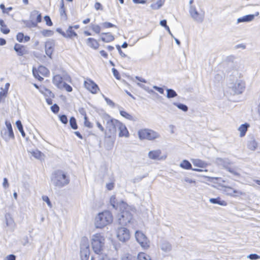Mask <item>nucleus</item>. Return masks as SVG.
I'll return each mask as SVG.
<instances>
[{"mask_svg":"<svg viewBox=\"0 0 260 260\" xmlns=\"http://www.w3.org/2000/svg\"><path fill=\"white\" fill-rule=\"evenodd\" d=\"M118 121L116 119L110 118L107 120L105 127L99 122L96 123V125L104 132L105 137L110 138L116 136Z\"/></svg>","mask_w":260,"mask_h":260,"instance_id":"obj_1","label":"nucleus"},{"mask_svg":"<svg viewBox=\"0 0 260 260\" xmlns=\"http://www.w3.org/2000/svg\"><path fill=\"white\" fill-rule=\"evenodd\" d=\"M213 179L219 181L217 187L221 190L225 195L233 198L239 197L244 194V193L240 189L233 186L225 184V181L220 178L215 177Z\"/></svg>","mask_w":260,"mask_h":260,"instance_id":"obj_2","label":"nucleus"},{"mask_svg":"<svg viewBox=\"0 0 260 260\" xmlns=\"http://www.w3.org/2000/svg\"><path fill=\"white\" fill-rule=\"evenodd\" d=\"M113 221V216L109 211H104L98 214L95 219V225L96 228H103Z\"/></svg>","mask_w":260,"mask_h":260,"instance_id":"obj_3","label":"nucleus"},{"mask_svg":"<svg viewBox=\"0 0 260 260\" xmlns=\"http://www.w3.org/2000/svg\"><path fill=\"white\" fill-rule=\"evenodd\" d=\"M105 239L100 233L94 235L91 241V245L94 252L100 254L103 249Z\"/></svg>","mask_w":260,"mask_h":260,"instance_id":"obj_4","label":"nucleus"},{"mask_svg":"<svg viewBox=\"0 0 260 260\" xmlns=\"http://www.w3.org/2000/svg\"><path fill=\"white\" fill-rule=\"evenodd\" d=\"M138 135L140 140H153L159 137L157 133L149 128H142L138 131Z\"/></svg>","mask_w":260,"mask_h":260,"instance_id":"obj_5","label":"nucleus"},{"mask_svg":"<svg viewBox=\"0 0 260 260\" xmlns=\"http://www.w3.org/2000/svg\"><path fill=\"white\" fill-rule=\"evenodd\" d=\"M69 183V179L61 171H57L54 173V184L55 186L61 187Z\"/></svg>","mask_w":260,"mask_h":260,"instance_id":"obj_6","label":"nucleus"},{"mask_svg":"<svg viewBox=\"0 0 260 260\" xmlns=\"http://www.w3.org/2000/svg\"><path fill=\"white\" fill-rule=\"evenodd\" d=\"M32 73L35 78L40 81H42L44 77H48L50 74L49 70L43 66H40L37 68H34Z\"/></svg>","mask_w":260,"mask_h":260,"instance_id":"obj_7","label":"nucleus"},{"mask_svg":"<svg viewBox=\"0 0 260 260\" xmlns=\"http://www.w3.org/2000/svg\"><path fill=\"white\" fill-rule=\"evenodd\" d=\"M135 237L138 242L144 249H147L150 247V241L146 236L141 232L137 231Z\"/></svg>","mask_w":260,"mask_h":260,"instance_id":"obj_8","label":"nucleus"},{"mask_svg":"<svg viewBox=\"0 0 260 260\" xmlns=\"http://www.w3.org/2000/svg\"><path fill=\"white\" fill-rule=\"evenodd\" d=\"M84 87L92 94H96L100 91L98 85L91 79L87 78L84 82Z\"/></svg>","mask_w":260,"mask_h":260,"instance_id":"obj_9","label":"nucleus"},{"mask_svg":"<svg viewBox=\"0 0 260 260\" xmlns=\"http://www.w3.org/2000/svg\"><path fill=\"white\" fill-rule=\"evenodd\" d=\"M117 237L121 242L127 241L130 238L129 230L123 227L119 228L117 230Z\"/></svg>","mask_w":260,"mask_h":260,"instance_id":"obj_10","label":"nucleus"},{"mask_svg":"<svg viewBox=\"0 0 260 260\" xmlns=\"http://www.w3.org/2000/svg\"><path fill=\"white\" fill-rule=\"evenodd\" d=\"M149 158L153 160H163L167 158V155L163 154L160 149L153 150L148 153Z\"/></svg>","mask_w":260,"mask_h":260,"instance_id":"obj_11","label":"nucleus"},{"mask_svg":"<svg viewBox=\"0 0 260 260\" xmlns=\"http://www.w3.org/2000/svg\"><path fill=\"white\" fill-rule=\"evenodd\" d=\"M133 219V215L128 210L123 211L121 213V217L119 218L120 222L125 225L130 223Z\"/></svg>","mask_w":260,"mask_h":260,"instance_id":"obj_12","label":"nucleus"},{"mask_svg":"<svg viewBox=\"0 0 260 260\" xmlns=\"http://www.w3.org/2000/svg\"><path fill=\"white\" fill-rule=\"evenodd\" d=\"M115 36L111 32H103L100 35L101 40L106 43L113 42L115 40Z\"/></svg>","mask_w":260,"mask_h":260,"instance_id":"obj_13","label":"nucleus"},{"mask_svg":"<svg viewBox=\"0 0 260 260\" xmlns=\"http://www.w3.org/2000/svg\"><path fill=\"white\" fill-rule=\"evenodd\" d=\"M86 45L90 48L93 50L99 49L100 44L99 41L93 38H88L86 40Z\"/></svg>","mask_w":260,"mask_h":260,"instance_id":"obj_14","label":"nucleus"},{"mask_svg":"<svg viewBox=\"0 0 260 260\" xmlns=\"http://www.w3.org/2000/svg\"><path fill=\"white\" fill-rule=\"evenodd\" d=\"M55 44L53 41H48L45 44V51L48 56L51 58L54 51Z\"/></svg>","mask_w":260,"mask_h":260,"instance_id":"obj_15","label":"nucleus"},{"mask_svg":"<svg viewBox=\"0 0 260 260\" xmlns=\"http://www.w3.org/2000/svg\"><path fill=\"white\" fill-rule=\"evenodd\" d=\"M14 49L18 56H23L28 53L26 47L20 44L16 43L14 46Z\"/></svg>","mask_w":260,"mask_h":260,"instance_id":"obj_16","label":"nucleus"},{"mask_svg":"<svg viewBox=\"0 0 260 260\" xmlns=\"http://www.w3.org/2000/svg\"><path fill=\"white\" fill-rule=\"evenodd\" d=\"M119 130V137H128L129 136V132L125 126V125L120 122V121H118L117 128Z\"/></svg>","mask_w":260,"mask_h":260,"instance_id":"obj_17","label":"nucleus"},{"mask_svg":"<svg viewBox=\"0 0 260 260\" xmlns=\"http://www.w3.org/2000/svg\"><path fill=\"white\" fill-rule=\"evenodd\" d=\"M181 168L185 170H192L198 172H207L208 170H203L200 169H192L191 164L187 160H183L180 165Z\"/></svg>","mask_w":260,"mask_h":260,"instance_id":"obj_18","label":"nucleus"},{"mask_svg":"<svg viewBox=\"0 0 260 260\" xmlns=\"http://www.w3.org/2000/svg\"><path fill=\"white\" fill-rule=\"evenodd\" d=\"M79 27V26L78 25L70 26L66 30V34L63 35L64 36L69 38H74L77 37V34L75 31L74 29H78Z\"/></svg>","mask_w":260,"mask_h":260,"instance_id":"obj_19","label":"nucleus"},{"mask_svg":"<svg viewBox=\"0 0 260 260\" xmlns=\"http://www.w3.org/2000/svg\"><path fill=\"white\" fill-rule=\"evenodd\" d=\"M53 83L59 89H62L63 85L65 83L63 82V78L59 75H56L52 79Z\"/></svg>","mask_w":260,"mask_h":260,"instance_id":"obj_20","label":"nucleus"},{"mask_svg":"<svg viewBox=\"0 0 260 260\" xmlns=\"http://www.w3.org/2000/svg\"><path fill=\"white\" fill-rule=\"evenodd\" d=\"M191 162L193 165L197 167L196 169H200L203 170H206V168L208 166V164L200 159H192Z\"/></svg>","mask_w":260,"mask_h":260,"instance_id":"obj_21","label":"nucleus"},{"mask_svg":"<svg viewBox=\"0 0 260 260\" xmlns=\"http://www.w3.org/2000/svg\"><path fill=\"white\" fill-rule=\"evenodd\" d=\"M191 16L196 20L202 21L203 19L204 13L201 14L198 13L197 9L194 7H191L189 11Z\"/></svg>","mask_w":260,"mask_h":260,"instance_id":"obj_22","label":"nucleus"},{"mask_svg":"<svg viewBox=\"0 0 260 260\" xmlns=\"http://www.w3.org/2000/svg\"><path fill=\"white\" fill-rule=\"evenodd\" d=\"M59 14L60 19L62 20L66 21L68 19V15L67 10L64 6V1L61 0L60 7L59 9Z\"/></svg>","mask_w":260,"mask_h":260,"instance_id":"obj_23","label":"nucleus"},{"mask_svg":"<svg viewBox=\"0 0 260 260\" xmlns=\"http://www.w3.org/2000/svg\"><path fill=\"white\" fill-rule=\"evenodd\" d=\"M210 203L214 204H218L222 206H226L228 205L227 202L218 197L217 198H211L209 200Z\"/></svg>","mask_w":260,"mask_h":260,"instance_id":"obj_24","label":"nucleus"},{"mask_svg":"<svg viewBox=\"0 0 260 260\" xmlns=\"http://www.w3.org/2000/svg\"><path fill=\"white\" fill-rule=\"evenodd\" d=\"M83 242L85 243V246L86 247L85 251L83 250H82L81 251V256L82 257L83 255H84L85 260H88L89 258V246H86V244L88 243V239L87 238H84L83 239Z\"/></svg>","mask_w":260,"mask_h":260,"instance_id":"obj_25","label":"nucleus"},{"mask_svg":"<svg viewBox=\"0 0 260 260\" xmlns=\"http://www.w3.org/2000/svg\"><path fill=\"white\" fill-rule=\"evenodd\" d=\"M16 39L20 43L27 42L30 40V37L24 36L22 32H18L16 35Z\"/></svg>","mask_w":260,"mask_h":260,"instance_id":"obj_26","label":"nucleus"},{"mask_svg":"<svg viewBox=\"0 0 260 260\" xmlns=\"http://www.w3.org/2000/svg\"><path fill=\"white\" fill-rule=\"evenodd\" d=\"M249 126V124L247 123L243 124L240 126L238 128V131L240 132V136L241 137H243L246 135L248 128Z\"/></svg>","mask_w":260,"mask_h":260,"instance_id":"obj_27","label":"nucleus"},{"mask_svg":"<svg viewBox=\"0 0 260 260\" xmlns=\"http://www.w3.org/2000/svg\"><path fill=\"white\" fill-rule=\"evenodd\" d=\"M40 92L43 94L45 97L51 98L53 96V94L50 90L47 88L45 86H42Z\"/></svg>","mask_w":260,"mask_h":260,"instance_id":"obj_28","label":"nucleus"},{"mask_svg":"<svg viewBox=\"0 0 260 260\" xmlns=\"http://www.w3.org/2000/svg\"><path fill=\"white\" fill-rule=\"evenodd\" d=\"M137 260H153L151 257L144 252H140L137 256Z\"/></svg>","mask_w":260,"mask_h":260,"instance_id":"obj_29","label":"nucleus"},{"mask_svg":"<svg viewBox=\"0 0 260 260\" xmlns=\"http://www.w3.org/2000/svg\"><path fill=\"white\" fill-rule=\"evenodd\" d=\"M0 30L2 33L6 35L10 32V29L7 27L4 21L2 19H0Z\"/></svg>","mask_w":260,"mask_h":260,"instance_id":"obj_30","label":"nucleus"},{"mask_svg":"<svg viewBox=\"0 0 260 260\" xmlns=\"http://www.w3.org/2000/svg\"><path fill=\"white\" fill-rule=\"evenodd\" d=\"M165 0H158L155 3L151 5V8L153 10L160 9L165 4Z\"/></svg>","mask_w":260,"mask_h":260,"instance_id":"obj_31","label":"nucleus"},{"mask_svg":"<svg viewBox=\"0 0 260 260\" xmlns=\"http://www.w3.org/2000/svg\"><path fill=\"white\" fill-rule=\"evenodd\" d=\"M254 18V15H247L238 19V22H248L252 21Z\"/></svg>","mask_w":260,"mask_h":260,"instance_id":"obj_32","label":"nucleus"},{"mask_svg":"<svg viewBox=\"0 0 260 260\" xmlns=\"http://www.w3.org/2000/svg\"><path fill=\"white\" fill-rule=\"evenodd\" d=\"M247 147L249 150L254 151L257 148L258 144L255 140H252L249 142Z\"/></svg>","mask_w":260,"mask_h":260,"instance_id":"obj_33","label":"nucleus"},{"mask_svg":"<svg viewBox=\"0 0 260 260\" xmlns=\"http://www.w3.org/2000/svg\"><path fill=\"white\" fill-rule=\"evenodd\" d=\"M120 114L122 117H124L125 118H126L129 120H131V121L135 120V119L133 115L129 114L128 113H127V112H126L125 111H123V110L120 111Z\"/></svg>","mask_w":260,"mask_h":260,"instance_id":"obj_34","label":"nucleus"},{"mask_svg":"<svg viewBox=\"0 0 260 260\" xmlns=\"http://www.w3.org/2000/svg\"><path fill=\"white\" fill-rule=\"evenodd\" d=\"M16 126L19 129V132L21 134V135L24 137L25 136V134L24 133V131L23 128V126L22 125V123L20 120H17L16 122Z\"/></svg>","mask_w":260,"mask_h":260,"instance_id":"obj_35","label":"nucleus"},{"mask_svg":"<svg viewBox=\"0 0 260 260\" xmlns=\"http://www.w3.org/2000/svg\"><path fill=\"white\" fill-rule=\"evenodd\" d=\"M70 124L73 129H77L78 128V125L77 124L76 120L75 117H72L70 118Z\"/></svg>","mask_w":260,"mask_h":260,"instance_id":"obj_36","label":"nucleus"},{"mask_svg":"<svg viewBox=\"0 0 260 260\" xmlns=\"http://www.w3.org/2000/svg\"><path fill=\"white\" fill-rule=\"evenodd\" d=\"M91 28L96 34H99L101 31V27L98 24H92Z\"/></svg>","mask_w":260,"mask_h":260,"instance_id":"obj_37","label":"nucleus"},{"mask_svg":"<svg viewBox=\"0 0 260 260\" xmlns=\"http://www.w3.org/2000/svg\"><path fill=\"white\" fill-rule=\"evenodd\" d=\"M42 35L45 37H51L54 34V31L50 29H44L41 31Z\"/></svg>","mask_w":260,"mask_h":260,"instance_id":"obj_38","label":"nucleus"},{"mask_svg":"<svg viewBox=\"0 0 260 260\" xmlns=\"http://www.w3.org/2000/svg\"><path fill=\"white\" fill-rule=\"evenodd\" d=\"M6 125L8 131V135L10 138H14V135L13 133L12 125L10 123H6Z\"/></svg>","mask_w":260,"mask_h":260,"instance_id":"obj_39","label":"nucleus"},{"mask_svg":"<svg viewBox=\"0 0 260 260\" xmlns=\"http://www.w3.org/2000/svg\"><path fill=\"white\" fill-rule=\"evenodd\" d=\"M110 260L105 254H99L97 257H92L91 260Z\"/></svg>","mask_w":260,"mask_h":260,"instance_id":"obj_40","label":"nucleus"},{"mask_svg":"<svg viewBox=\"0 0 260 260\" xmlns=\"http://www.w3.org/2000/svg\"><path fill=\"white\" fill-rule=\"evenodd\" d=\"M102 27L103 28H109L112 27H116V26L109 22H105L102 24Z\"/></svg>","mask_w":260,"mask_h":260,"instance_id":"obj_41","label":"nucleus"},{"mask_svg":"<svg viewBox=\"0 0 260 260\" xmlns=\"http://www.w3.org/2000/svg\"><path fill=\"white\" fill-rule=\"evenodd\" d=\"M177 96L176 92L173 89L167 90V97L168 98H173Z\"/></svg>","mask_w":260,"mask_h":260,"instance_id":"obj_42","label":"nucleus"},{"mask_svg":"<svg viewBox=\"0 0 260 260\" xmlns=\"http://www.w3.org/2000/svg\"><path fill=\"white\" fill-rule=\"evenodd\" d=\"M32 155L36 158L40 159L42 158L43 154L38 150L34 151L31 152Z\"/></svg>","mask_w":260,"mask_h":260,"instance_id":"obj_43","label":"nucleus"},{"mask_svg":"<svg viewBox=\"0 0 260 260\" xmlns=\"http://www.w3.org/2000/svg\"><path fill=\"white\" fill-rule=\"evenodd\" d=\"M112 70L113 75L115 77V78L117 80H120L121 76H120V74H119V72L115 68H113L112 69Z\"/></svg>","mask_w":260,"mask_h":260,"instance_id":"obj_44","label":"nucleus"},{"mask_svg":"<svg viewBox=\"0 0 260 260\" xmlns=\"http://www.w3.org/2000/svg\"><path fill=\"white\" fill-rule=\"evenodd\" d=\"M160 24L162 26H164L166 29V30L170 33L171 34V30H170V29L169 28V27L167 25V21L166 20H161L160 22Z\"/></svg>","mask_w":260,"mask_h":260,"instance_id":"obj_45","label":"nucleus"},{"mask_svg":"<svg viewBox=\"0 0 260 260\" xmlns=\"http://www.w3.org/2000/svg\"><path fill=\"white\" fill-rule=\"evenodd\" d=\"M44 19L47 25L51 26L53 25V23L49 16H45Z\"/></svg>","mask_w":260,"mask_h":260,"instance_id":"obj_46","label":"nucleus"},{"mask_svg":"<svg viewBox=\"0 0 260 260\" xmlns=\"http://www.w3.org/2000/svg\"><path fill=\"white\" fill-rule=\"evenodd\" d=\"M79 112L80 114L83 116L84 119H87V116L86 114V110L84 108H80L79 109Z\"/></svg>","mask_w":260,"mask_h":260,"instance_id":"obj_47","label":"nucleus"},{"mask_svg":"<svg viewBox=\"0 0 260 260\" xmlns=\"http://www.w3.org/2000/svg\"><path fill=\"white\" fill-rule=\"evenodd\" d=\"M7 92V89L3 90L0 92V102L6 97Z\"/></svg>","mask_w":260,"mask_h":260,"instance_id":"obj_48","label":"nucleus"},{"mask_svg":"<svg viewBox=\"0 0 260 260\" xmlns=\"http://www.w3.org/2000/svg\"><path fill=\"white\" fill-rule=\"evenodd\" d=\"M51 109L54 113H57L59 111V107L57 104H54L51 106Z\"/></svg>","mask_w":260,"mask_h":260,"instance_id":"obj_49","label":"nucleus"},{"mask_svg":"<svg viewBox=\"0 0 260 260\" xmlns=\"http://www.w3.org/2000/svg\"><path fill=\"white\" fill-rule=\"evenodd\" d=\"M59 119L61 122L63 124H67L68 120L67 117L65 115H61L59 116Z\"/></svg>","mask_w":260,"mask_h":260,"instance_id":"obj_50","label":"nucleus"},{"mask_svg":"<svg viewBox=\"0 0 260 260\" xmlns=\"http://www.w3.org/2000/svg\"><path fill=\"white\" fill-rule=\"evenodd\" d=\"M161 249L164 251L170 250L171 249V245L168 243H164L161 246Z\"/></svg>","mask_w":260,"mask_h":260,"instance_id":"obj_51","label":"nucleus"},{"mask_svg":"<svg viewBox=\"0 0 260 260\" xmlns=\"http://www.w3.org/2000/svg\"><path fill=\"white\" fill-rule=\"evenodd\" d=\"M63 88H64L67 92H71L73 90L72 87L66 83L63 84Z\"/></svg>","mask_w":260,"mask_h":260,"instance_id":"obj_52","label":"nucleus"},{"mask_svg":"<svg viewBox=\"0 0 260 260\" xmlns=\"http://www.w3.org/2000/svg\"><path fill=\"white\" fill-rule=\"evenodd\" d=\"M84 125L86 127L88 128H91L92 127V124L88 120V117L87 119H84Z\"/></svg>","mask_w":260,"mask_h":260,"instance_id":"obj_53","label":"nucleus"},{"mask_svg":"<svg viewBox=\"0 0 260 260\" xmlns=\"http://www.w3.org/2000/svg\"><path fill=\"white\" fill-rule=\"evenodd\" d=\"M35 13L37 15V19H36V22L37 23H40L42 21V15L41 14L39 13L38 11H36Z\"/></svg>","mask_w":260,"mask_h":260,"instance_id":"obj_54","label":"nucleus"},{"mask_svg":"<svg viewBox=\"0 0 260 260\" xmlns=\"http://www.w3.org/2000/svg\"><path fill=\"white\" fill-rule=\"evenodd\" d=\"M42 199L44 201H45L47 203V204H48V205L49 207H51V202L50 201V200L47 196H43Z\"/></svg>","mask_w":260,"mask_h":260,"instance_id":"obj_55","label":"nucleus"},{"mask_svg":"<svg viewBox=\"0 0 260 260\" xmlns=\"http://www.w3.org/2000/svg\"><path fill=\"white\" fill-rule=\"evenodd\" d=\"M94 8L96 10H102L103 7L102 5L99 2H96L94 4Z\"/></svg>","mask_w":260,"mask_h":260,"instance_id":"obj_56","label":"nucleus"},{"mask_svg":"<svg viewBox=\"0 0 260 260\" xmlns=\"http://www.w3.org/2000/svg\"><path fill=\"white\" fill-rule=\"evenodd\" d=\"M178 107L182 110L183 111H186L188 109V108L185 105H183V104H179L178 105Z\"/></svg>","mask_w":260,"mask_h":260,"instance_id":"obj_57","label":"nucleus"},{"mask_svg":"<svg viewBox=\"0 0 260 260\" xmlns=\"http://www.w3.org/2000/svg\"><path fill=\"white\" fill-rule=\"evenodd\" d=\"M114 185L113 182L109 183L107 184V185H106L107 188L109 190L113 189L114 188Z\"/></svg>","mask_w":260,"mask_h":260,"instance_id":"obj_58","label":"nucleus"},{"mask_svg":"<svg viewBox=\"0 0 260 260\" xmlns=\"http://www.w3.org/2000/svg\"><path fill=\"white\" fill-rule=\"evenodd\" d=\"M100 53L101 56H102L104 58H108V54L106 52V51H105V50H101L100 52Z\"/></svg>","mask_w":260,"mask_h":260,"instance_id":"obj_59","label":"nucleus"},{"mask_svg":"<svg viewBox=\"0 0 260 260\" xmlns=\"http://www.w3.org/2000/svg\"><path fill=\"white\" fill-rule=\"evenodd\" d=\"M248 257L251 259H257L259 258V256L256 254H250Z\"/></svg>","mask_w":260,"mask_h":260,"instance_id":"obj_60","label":"nucleus"},{"mask_svg":"<svg viewBox=\"0 0 260 260\" xmlns=\"http://www.w3.org/2000/svg\"><path fill=\"white\" fill-rule=\"evenodd\" d=\"M155 90H156L158 92H159L161 94H163L164 92V90L161 87H159L157 86H154L153 87Z\"/></svg>","mask_w":260,"mask_h":260,"instance_id":"obj_61","label":"nucleus"},{"mask_svg":"<svg viewBox=\"0 0 260 260\" xmlns=\"http://www.w3.org/2000/svg\"><path fill=\"white\" fill-rule=\"evenodd\" d=\"M0 8L2 10L3 13H8V11L6 10V8L4 4H2L0 5Z\"/></svg>","mask_w":260,"mask_h":260,"instance_id":"obj_62","label":"nucleus"},{"mask_svg":"<svg viewBox=\"0 0 260 260\" xmlns=\"http://www.w3.org/2000/svg\"><path fill=\"white\" fill-rule=\"evenodd\" d=\"M184 180L186 183H189V184H191V183L195 184L196 183V181L195 180H192L189 178H185Z\"/></svg>","mask_w":260,"mask_h":260,"instance_id":"obj_63","label":"nucleus"},{"mask_svg":"<svg viewBox=\"0 0 260 260\" xmlns=\"http://www.w3.org/2000/svg\"><path fill=\"white\" fill-rule=\"evenodd\" d=\"M7 260H15L16 257L13 254H10L7 257Z\"/></svg>","mask_w":260,"mask_h":260,"instance_id":"obj_64","label":"nucleus"}]
</instances>
